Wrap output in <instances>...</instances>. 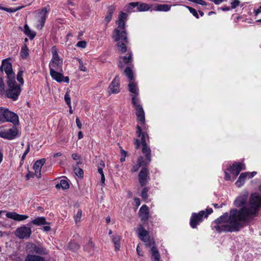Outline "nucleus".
<instances>
[{"label":"nucleus","mask_w":261,"mask_h":261,"mask_svg":"<svg viewBox=\"0 0 261 261\" xmlns=\"http://www.w3.org/2000/svg\"><path fill=\"white\" fill-rule=\"evenodd\" d=\"M76 46L77 47L84 48L87 46V42L85 41H79L76 44Z\"/></svg>","instance_id":"obj_50"},{"label":"nucleus","mask_w":261,"mask_h":261,"mask_svg":"<svg viewBox=\"0 0 261 261\" xmlns=\"http://www.w3.org/2000/svg\"><path fill=\"white\" fill-rule=\"evenodd\" d=\"M32 233L30 227L23 225L17 228L15 231V236L20 239H29Z\"/></svg>","instance_id":"obj_10"},{"label":"nucleus","mask_w":261,"mask_h":261,"mask_svg":"<svg viewBox=\"0 0 261 261\" xmlns=\"http://www.w3.org/2000/svg\"><path fill=\"white\" fill-rule=\"evenodd\" d=\"M247 175H249V172H244L242 173L238 180L236 182V185L237 187H240L244 183L245 179L247 177Z\"/></svg>","instance_id":"obj_29"},{"label":"nucleus","mask_w":261,"mask_h":261,"mask_svg":"<svg viewBox=\"0 0 261 261\" xmlns=\"http://www.w3.org/2000/svg\"><path fill=\"white\" fill-rule=\"evenodd\" d=\"M105 167V164L104 162L102 160H101L99 164L97 165V168H101V169H103Z\"/></svg>","instance_id":"obj_53"},{"label":"nucleus","mask_w":261,"mask_h":261,"mask_svg":"<svg viewBox=\"0 0 261 261\" xmlns=\"http://www.w3.org/2000/svg\"><path fill=\"white\" fill-rule=\"evenodd\" d=\"M119 78L118 75L116 76L109 86V89L111 93L116 94L120 91Z\"/></svg>","instance_id":"obj_16"},{"label":"nucleus","mask_w":261,"mask_h":261,"mask_svg":"<svg viewBox=\"0 0 261 261\" xmlns=\"http://www.w3.org/2000/svg\"><path fill=\"white\" fill-rule=\"evenodd\" d=\"M6 121L13 123V127L6 128L4 130H17V125L19 124L18 116L7 109L0 108V123Z\"/></svg>","instance_id":"obj_4"},{"label":"nucleus","mask_w":261,"mask_h":261,"mask_svg":"<svg viewBox=\"0 0 261 261\" xmlns=\"http://www.w3.org/2000/svg\"><path fill=\"white\" fill-rule=\"evenodd\" d=\"M130 9H133L134 8L137 7L138 11H146L149 10L151 7L146 4L140 2H132L129 3Z\"/></svg>","instance_id":"obj_15"},{"label":"nucleus","mask_w":261,"mask_h":261,"mask_svg":"<svg viewBox=\"0 0 261 261\" xmlns=\"http://www.w3.org/2000/svg\"><path fill=\"white\" fill-rule=\"evenodd\" d=\"M254 13L255 16L258 15L260 13H261V6L256 10H254Z\"/></svg>","instance_id":"obj_55"},{"label":"nucleus","mask_w":261,"mask_h":261,"mask_svg":"<svg viewBox=\"0 0 261 261\" xmlns=\"http://www.w3.org/2000/svg\"><path fill=\"white\" fill-rule=\"evenodd\" d=\"M36 245H37L32 243H28L26 247L27 251L29 253H35Z\"/></svg>","instance_id":"obj_38"},{"label":"nucleus","mask_w":261,"mask_h":261,"mask_svg":"<svg viewBox=\"0 0 261 261\" xmlns=\"http://www.w3.org/2000/svg\"><path fill=\"white\" fill-rule=\"evenodd\" d=\"M56 187L57 189L62 188L64 190H67L69 188V185L66 180L62 179L60 180V184L56 185Z\"/></svg>","instance_id":"obj_34"},{"label":"nucleus","mask_w":261,"mask_h":261,"mask_svg":"<svg viewBox=\"0 0 261 261\" xmlns=\"http://www.w3.org/2000/svg\"><path fill=\"white\" fill-rule=\"evenodd\" d=\"M32 223L37 226L49 224V223L46 221V219L44 217H37L34 219L32 220Z\"/></svg>","instance_id":"obj_26"},{"label":"nucleus","mask_w":261,"mask_h":261,"mask_svg":"<svg viewBox=\"0 0 261 261\" xmlns=\"http://www.w3.org/2000/svg\"><path fill=\"white\" fill-rule=\"evenodd\" d=\"M139 181L141 186H145L149 179V171L146 168H143L140 171L139 175Z\"/></svg>","instance_id":"obj_13"},{"label":"nucleus","mask_w":261,"mask_h":261,"mask_svg":"<svg viewBox=\"0 0 261 261\" xmlns=\"http://www.w3.org/2000/svg\"><path fill=\"white\" fill-rule=\"evenodd\" d=\"M261 207V195L257 193L251 194L249 201L240 210L233 209L217 219L213 224V229L217 232L238 231L245 224L249 223L257 215Z\"/></svg>","instance_id":"obj_1"},{"label":"nucleus","mask_w":261,"mask_h":261,"mask_svg":"<svg viewBox=\"0 0 261 261\" xmlns=\"http://www.w3.org/2000/svg\"><path fill=\"white\" fill-rule=\"evenodd\" d=\"M49 10V9L47 10V8H43L39 13L40 19L39 21L40 22V27H37L38 28L40 29H42V28L44 26L45 21L46 19V14L47 12Z\"/></svg>","instance_id":"obj_24"},{"label":"nucleus","mask_w":261,"mask_h":261,"mask_svg":"<svg viewBox=\"0 0 261 261\" xmlns=\"http://www.w3.org/2000/svg\"><path fill=\"white\" fill-rule=\"evenodd\" d=\"M76 123L79 129H82V123L79 118H76Z\"/></svg>","instance_id":"obj_52"},{"label":"nucleus","mask_w":261,"mask_h":261,"mask_svg":"<svg viewBox=\"0 0 261 261\" xmlns=\"http://www.w3.org/2000/svg\"><path fill=\"white\" fill-rule=\"evenodd\" d=\"M75 174L80 177H82L84 175V171L81 168L75 169Z\"/></svg>","instance_id":"obj_49"},{"label":"nucleus","mask_w":261,"mask_h":261,"mask_svg":"<svg viewBox=\"0 0 261 261\" xmlns=\"http://www.w3.org/2000/svg\"><path fill=\"white\" fill-rule=\"evenodd\" d=\"M82 215V211L81 209H79L76 214H75L73 216V218L76 224L80 222Z\"/></svg>","instance_id":"obj_40"},{"label":"nucleus","mask_w":261,"mask_h":261,"mask_svg":"<svg viewBox=\"0 0 261 261\" xmlns=\"http://www.w3.org/2000/svg\"><path fill=\"white\" fill-rule=\"evenodd\" d=\"M136 232L138 237L145 243V245L147 247H151L152 245H154V241L153 239L150 238L149 232L144 228L142 224H140L138 225Z\"/></svg>","instance_id":"obj_8"},{"label":"nucleus","mask_w":261,"mask_h":261,"mask_svg":"<svg viewBox=\"0 0 261 261\" xmlns=\"http://www.w3.org/2000/svg\"><path fill=\"white\" fill-rule=\"evenodd\" d=\"M207 213H205V211H201L198 214L193 213L190 219V225L194 228L196 226L202 222L203 217H207L208 215L213 212V210L211 208L206 209Z\"/></svg>","instance_id":"obj_9"},{"label":"nucleus","mask_w":261,"mask_h":261,"mask_svg":"<svg viewBox=\"0 0 261 261\" xmlns=\"http://www.w3.org/2000/svg\"><path fill=\"white\" fill-rule=\"evenodd\" d=\"M43 230L44 231H49L50 230V227L49 226H44L43 227Z\"/></svg>","instance_id":"obj_63"},{"label":"nucleus","mask_w":261,"mask_h":261,"mask_svg":"<svg viewBox=\"0 0 261 261\" xmlns=\"http://www.w3.org/2000/svg\"><path fill=\"white\" fill-rule=\"evenodd\" d=\"M78 61H79V69H80V70L82 71L87 72V69L84 65V64H83L82 61L81 60V59H78Z\"/></svg>","instance_id":"obj_46"},{"label":"nucleus","mask_w":261,"mask_h":261,"mask_svg":"<svg viewBox=\"0 0 261 261\" xmlns=\"http://www.w3.org/2000/svg\"><path fill=\"white\" fill-rule=\"evenodd\" d=\"M137 252L138 254V255L142 256H143V253L142 250L140 249L139 245H138L137 247Z\"/></svg>","instance_id":"obj_54"},{"label":"nucleus","mask_w":261,"mask_h":261,"mask_svg":"<svg viewBox=\"0 0 261 261\" xmlns=\"http://www.w3.org/2000/svg\"><path fill=\"white\" fill-rule=\"evenodd\" d=\"M112 240L114 244L115 250L118 251L120 249V237L118 234H115L112 236Z\"/></svg>","instance_id":"obj_30"},{"label":"nucleus","mask_w":261,"mask_h":261,"mask_svg":"<svg viewBox=\"0 0 261 261\" xmlns=\"http://www.w3.org/2000/svg\"><path fill=\"white\" fill-rule=\"evenodd\" d=\"M128 15L123 12H121L118 16V20L116 21L118 27L113 32V38L115 41L122 40L128 42L126 36V32L125 30V21L127 19Z\"/></svg>","instance_id":"obj_3"},{"label":"nucleus","mask_w":261,"mask_h":261,"mask_svg":"<svg viewBox=\"0 0 261 261\" xmlns=\"http://www.w3.org/2000/svg\"><path fill=\"white\" fill-rule=\"evenodd\" d=\"M132 104L136 110V116L139 120V123L137 125L138 130H142L140 125L144 124L145 122V113L142 105L140 104L138 98L134 96L132 97Z\"/></svg>","instance_id":"obj_6"},{"label":"nucleus","mask_w":261,"mask_h":261,"mask_svg":"<svg viewBox=\"0 0 261 261\" xmlns=\"http://www.w3.org/2000/svg\"><path fill=\"white\" fill-rule=\"evenodd\" d=\"M100 176H101V182L102 184V186H105V175L104 174L101 175Z\"/></svg>","instance_id":"obj_59"},{"label":"nucleus","mask_w":261,"mask_h":261,"mask_svg":"<svg viewBox=\"0 0 261 261\" xmlns=\"http://www.w3.org/2000/svg\"><path fill=\"white\" fill-rule=\"evenodd\" d=\"M138 139L136 140L135 145L136 148H138L140 145V141L142 145V151L145 154L147 162L144 161L142 156H139L138 159L137 164L140 166L146 165L151 161V150L147 145V141L148 140V136L146 132H137Z\"/></svg>","instance_id":"obj_2"},{"label":"nucleus","mask_w":261,"mask_h":261,"mask_svg":"<svg viewBox=\"0 0 261 261\" xmlns=\"http://www.w3.org/2000/svg\"><path fill=\"white\" fill-rule=\"evenodd\" d=\"M20 55L23 59H26L29 56V49L26 44L23 45L21 47Z\"/></svg>","instance_id":"obj_36"},{"label":"nucleus","mask_w":261,"mask_h":261,"mask_svg":"<svg viewBox=\"0 0 261 261\" xmlns=\"http://www.w3.org/2000/svg\"><path fill=\"white\" fill-rule=\"evenodd\" d=\"M45 159H42L39 160H37L34 165V169L35 172L36 176L37 178L41 177V168L42 166L45 164Z\"/></svg>","instance_id":"obj_17"},{"label":"nucleus","mask_w":261,"mask_h":261,"mask_svg":"<svg viewBox=\"0 0 261 261\" xmlns=\"http://www.w3.org/2000/svg\"><path fill=\"white\" fill-rule=\"evenodd\" d=\"M212 1L216 5H220L224 1V0H212Z\"/></svg>","instance_id":"obj_57"},{"label":"nucleus","mask_w":261,"mask_h":261,"mask_svg":"<svg viewBox=\"0 0 261 261\" xmlns=\"http://www.w3.org/2000/svg\"><path fill=\"white\" fill-rule=\"evenodd\" d=\"M127 42H118L117 44V49L119 52L121 53H125L127 51V47L125 43Z\"/></svg>","instance_id":"obj_35"},{"label":"nucleus","mask_w":261,"mask_h":261,"mask_svg":"<svg viewBox=\"0 0 261 261\" xmlns=\"http://www.w3.org/2000/svg\"><path fill=\"white\" fill-rule=\"evenodd\" d=\"M115 10V7L114 6H110L109 7L108 9V12L107 13V15L105 17V21L107 22V24H108L109 22H110V21L112 19V15L114 13V12Z\"/></svg>","instance_id":"obj_28"},{"label":"nucleus","mask_w":261,"mask_h":261,"mask_svg":"<svg viewBox=\"0 0 261 261\" xmlns=\"http://www.w3.org/2000/svg\"><path fill=\"white\" fill-rule=\"evenodd\" d=\"M25 261H44L43 257L34 254H28L27 255Z\"/></svg>","instance_id":"obj_31"},{"label":"nucleus","mask_w":261,"mask_h":261,"mask_svg":"<svg viewBox=\"0 0 261 261\" xmlns=\"http://www.w3.org/2000/svg\"><path fill=\"white\" fill-rule=\"evenodd\" d=\"M5 93V84L3 79L0 77V94H4Z\"/></svg>","instance_id":"obj_44"},{"label":"nucleus","mask_w":261,"mask_h":261,"mask_svg":"<svg viewBox=\"0 0 261 261\" xmlns=\"http://www.w3.org/2000/svg\"><path fill=\"white\" fill-rule=\"evenodd\" d=\"M225 179L226 180H229L230 179V176L229 174L226 171H225Z\"/></svg>","instance_id":"obj_61"},{"label":"nucleus","mask_w":261,"mask_h":261,"mask_svg":"<svg viewBox=\"0 0 261 261\" xmlns=\"http://www.w3.org/2000/svg\"><path fill=\"white\" fill-rule=\"evenodd\" d=\"M150 251L151 253V259L153 261H160V255L159 251L154 245H152Z\"/></svg>","instance_id":"obj_25"},{"label":"nucleus","mask_w":261,"mask_h":261,"mask_svg":"<svg viewBox=\"0 0 261 261\" xmlns=\"http://www.w3.org/2000/svg\"><path fill=\"white\" fill-rule=\"evenodd\" d=\"M24 33L27 35L30 39H33L36 36V33L31 30L28 24H25L24 26Z\"/></svg>","instance_id":"obj_33"},{"label":"nucleus","mask_w":261,"mask_h":261,"mask_svg":"<svg viewBox=\"0 0 261 261\" xmlns=\"http://www.w3.org/2000/svg\"><path fill=\"white\" fill-rule=\"evenodd\" d=\"M0 69L4 70L7 75V80L15 79V73L12 70V64L7 60L3 61Z\"/></svg>","instance_id":"obj_11"},{"label":"nucleus","mask_w":261,"mask_h":261,"mask_svg":"<svg viewBox=\"0 0 261 261\" xmlns=\"http://www.w3.org/2000/svg\"><path fill=\"white\" fill-rule=\"evenodd\" d=\"M64 99L67 105L69 108H71L70 96L68 92H67L64 96Z\"/></svg>","instance_id":"obj_43"},{"label":"nucleus","mask_w":261,"mask_h":261,"mask_svg":"<svg viewBox=\"0 0 261 261\" xmlns=\"http://www.w3.org/2000/svg\"><path fill=\"white\" fill-rule=\"evenodd\" d=\"M231 8L235 9L237 8L240 4V1L239 0H231Z\"/></svg>","instance_id":"obj_48"},{"label":"nucleus","mask_w":261,"mask_h":261,"mask_svg":"<svg viewBox=\"0 0 261 261\" xmlns=\"http://www.w3.org/2000/svg\"><path fill=\"white\" fill-rule=\"evenodd\" d=\"M6 216L8 218H11L18 221H23L29 218L28 215H20L15 212H8L6 214Z\"/></svg>","instance_id":"obj_20"},{"label":"nucleus","mask_w":261,"mask_h":261,"mask_svg":"<svg viewBox=\"0 0 261 261\" xmlns=\"http://www.w3.org/2000/svg\"><path fill=\"white\" fill-rule=\"evenodd\" d=\"M35 253L39 255H46L48 253V251L42 245L39 244L36 245Z\"/></svg>","instance_id":"obj_32"},{"label":"nucleus","mask_w":261,"mask_h":261,"mask_svg":"<svg viewBox=\"0 0 261 261\" xmlns=\"http://www.w3.org/2000/svg\"><path fill=\"white\" fill-rule=\"evenodd\" d=\"M247 199L248 193H243L236 199L234 201V205L237 207H241L246 203Z\"/></svg>","instance_id":"obj_19"},{"label":"nucleus","mask_w":261,"mask_h":261,"mask_svg":"<svg viewBox=\"0 0 261 261\" xmlns=\"http://www.w3.org/2000/svg\"><path fill=\"white\" fill-rule=\"evenodd\" d=\"M148 191V189L147 187H145L143 189V190L142 191V193H141V197L143 199H146L148 198V194H147Z\"/></svg>","instance_id":"obj_47"},{"label":"nucleus","mask_w":261,"mask_h":261,"mask_svg":"<svg viewBox=\"0 0 261 261\" xmlns=\"http://www.w3.org/2000/svg\"><path fill=\"white\" fill-rule=\"evenodd\" d=\"M128 86L129 91L133 93L132 95V98L134 96L136 98H138V96L139 95V89L134 80L129 81Z\"/></svg>","instance_id":"obj_22"},{"label":"nucleus","mask_w":261,"mask_h":261,"mask_svg":"<svg viewBox=\"0 0 261 261\" xmlns=\"http://www.w3.org/2000/svg\"><path fill=\"white\" fill-rule=\"evenodd\" d=\"M139 216L142 221H146L149 217L148 207L146 205H143L139 210Z\"/></svg>","instance_id":"obj_21"},{"label":"nucleus","mask_w":261,"mask_h":261,"mask_svg":"<svg viewBox=\"0 0 261 261\" xmlns=\"http://www.w3.org/2000/svg\"><path fill=\"white\" fill-rule=\"evenodd\" d=\"M57 70H50V74L51 77L57 82L69 83V79L68 76H64L63 75Z\"/></svg>","instance_id":"obj_12"},{"label":"nucleus","mask_w":261,"mask_h":261,"mask_svg":"<svg viewBox=\"0 0 261 261\" xmlns=\"http://www.w3.org/2000/svg\"><path fill=\"white\" fill-rule=\"evenodd\" d=\"M171 9V6L167 4H158L154 6V10L158 11H169Z\"/></svg>","instance_id":"obj_27"},{"label":"nucleus","mask_w":261,"mask_h":261,"mask_svg":"<svg viewBox=\"0 0 261 261\" xmlns=\"http://www.w3.org/2000/svg\"><path fill=\"white\" fill-rule=\"evenodd\" d=\"M132 61V53L131 52L128 53V56H123L120 57L119 63L118 66L122 68L123 67V64H128Z\"/></svg>","instance_id":"obj_23"},{"label":"nucleus","mask_w":261,"mask_h":261,"mask_svg":"<svg viewBox=\"0 0 261 261\" xmlns=\"http://www.w3.org/2000/svg\"><path fill=\"white\" fill-rule=\"evenodd\" d=\"M134 201H135V202L137 206L140 205V199H139V198H137V197L135 198H134Z\"/></svg>","instance_id":"obj_58"},{"label":"nucleus","mask_w":261,"mask_h":261,"mask_svg":"<svg viewBox=\"0 0 261 261\" xmlns=\"http://www.w3.org/2000/svg\"><path fill=\"white\" fill-rule=\"evenodd\" d=\"M186 7L188 9L190 13H192L196 18H199V15L197 11L195 9L189 6H187Z\"/></svg>","instance_id":"obj_45"},{"label":"nucleus","mask_w":261,"mask_h":261,"mask_svg":"<svg viewBox=\"0 0 261 261\" xmlns=\"http://www.w3.org/2000/svg\"><path fill=\"white\" fill-rule=\"evenodd\" d=\"M7 84L8 87L5 90L6 96L13 100H16L21 91L20 85L16 83L15 78L7 80Z\"/></svg>","instance_id":"obj_5"},{"label":"nucleus","mask_w":261,"mask_h":261,"mask_svg":"<svg viewBox=\"0 0 261 261\" xmlns=\"http://www.w3.org/2000/svg\"><path fill=\"white\" fill-rule=\"evenodd\" d=\"M124 72L126 75L127 76L129 81L134 80L133 71L129 67L126 68L124 70Z\"/></svg>","instance_id":"obj_39"},{"label":"nucleus","mask_w":261,"mask_h":261,"mask_svg":"<svg viewBox=\"0 0 261 261\" xmlns=\"http://www.w3.org/2000/svg\"><path fill=\"white\" fill-rule=\"evenodd\" d=\"M71 156L74 160H77L79 159V156L77 153H73Z\"/></svg>","instance_id":"obj_60"},{"label":"nucleus","mask_w":261,"mask_h":261,"mask_svg":"<svg viewBox=\"0 0 261 261\" xmlns=\"http://www.w3.org/2000/svg\"><path fill=\"white\" fill-rule=\"evenodd\" d=\"M256 174V172L253 171L251 173L249 172V175H247V177L248 178H251L253 177L254 176H255Z\"/></svg>","instance_id":"obj_56"},{"label":"nucleus","mask_w":261,"mask_h":261,"mask_svg":"<svg viewBox=\"0 0 261 261\" xmlns=\"http://www.w3.org/2000/svg\"><path fill=\"white\" fill-rule=\"evenodd\" d=\"M221 9L223 11H228L230 10V8L228 6H225L224 7L221 8Z\"/></svg>","instance_id":"obj_62"},{"label":"nucleus","mask_w":261,"mask_h":261,"mask_svg":"<svg viewBox=\"0 0 261 261\" xmlns=\"http://www.w3.org/2000/svg\"><path fill=\"white\" fill-rule=\"evenodd\" d=\"M121 156L126 157V156L127 155V152L123 149H121Z\"/></svg>","instance_id":"obj_64"},{"label":"nucleus","mask_w":261,"mask_h":261,"mask_svg":"<svg viewBox=\"0 0 261 261\" xmlns=\"http://www.w3.org/2000/svg\"><path fill=\"white\" fill-rule=\"evenodd\" d=\"M22 71H19L17 75V80L20 83L19 85H20V86L23 84L24 81L22 78Z\"/></svg>","instance_id":"obj_42"},{"label":"nucleus","mask_w":261,"mask_h":261,"mask_svg":"<svg viewBox=\"0 0 261 261\" xmlns=\"http://www.w3.org/2000/svg\"><path fill=\"white\" fill-rule=\"evenodd\" d=\"M140 167L141 166H139V165H138V164L135 165L133 166V167L131 169V171L132 172H136L139 170Z\"/></svg>","instance_id":"obj_51"},{"label":"nucleus","mask_w":261,"mask_h":261,"mask_svg":"<svg viewBox=\"0 0 261 261\" xmlns=\"http://www.w3.org/2000/svg\"><path fill=\"white\" fill-rule=\"evenodd\" d=\"M20 135L19 132H0V137L8 140H13Z\"/></svg>","instance_id":"obj_18"},{"label":"nucleus","mask_w":261,"mask_h":261,"mask_svg":"<svg viewBox=\"0 0 261 261\" xmlns=\"http://www.w3.org/2000/svg\"><path fill=\"white\" fill-rule=\"evenodd\" d=\"M52 49L53 57L49 64V70L62 71L63 61L60 59L55 46Z\"/></svg>","instance_id":"obj_7"},{"label":"nucleus","mask_w":261,"mask_h":261,"mask_svg":"<svg viewBox=\"0 0 261 261\" xmlns=\"http://www.w3.org/2000/svg\"><path fill=\"white\" fill-rule=\"evenodd\" d=\"M68 248L73 251H76L80 248V245L77 243L70 242L69 243Z\"/></svg>","instance_id":"obj_41"},{"label":"nucleus","mask_w":261,"mask_h":261,"mask_svg":"<svg viewBox=\"0 0 261 261\" xmlns=\"http://www.w3.org/2000/svg\"><path fill=\"white\" fill-rule=\"evenodd\" d=\"M245 169V168L244 164L241 163H235L232 166H230V168H228L227 170H229L232 175L236 177L239 175L241 170Z\"/></svg>","instance_id":"obj_14"},{"label":"nucleus","mask_w":261,"mask_h":261,"mask_svg":"<svg viewBox=\"0 0 261 261\" xmlns=\"http://www.w3.org/2000/svg\"><path fill=\"white\" fill-rule=\"evenodd\" d=\"M94 247V243L90 239L88 242L84 246V249L85 251L91 252L93 250Z\"/></svg>","instance_id":"obj_37"}]
</instances>
